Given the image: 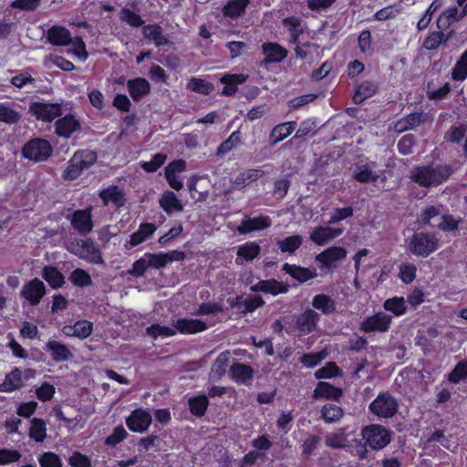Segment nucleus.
<instances>
[{"label":"nucleus","mask_w":467,"mask_h":467,"mask_svg":"<svg viewBox=\"0 0 467 467\" xmlns=\"http://www.w3.org/2000/svg\"><path fill=\"white\" fill-rule=\"evenodd\" d=\"M452 172V168L447 164L416 166L410 171V179L425 188L437 187L447 181Z\"/></svg>","instance_id":"1"},{"label":"nucleus","mask_w":467,"mask_h":467,"mask_svg":"<svg viewBox=\"0 0 467 467\" xmlns=\"http://www.w3.org/2000/svg\"><path fill=\"white\" fill-rule=\"evenodd\" d=\"M67 250L90 264L101 265L104 263L100 250L90 238L78 239L71 243Z\"/></svg>","instance_id":"2"},{"label":"nucleus","mask_w":467,"mask_h":467,"mask_svg":"<svg viewBox=\"0 0 467 467\" xmlns=\"http://www.w3.org/2000/svg\"><path fill=\"white\" fill-rule=\"evenodd\" d=\"M53 152L51 143L43 138H34L26 141L21 150L25 159L35 162L47 161Z\"/></svg>","instance_id":"3"},{"label":"nucleus","mask_w":467,"mask_h":467,"mask_svg":"<svg viewBox=\"0 0 467 467\" xmlns=\"http://www.w3.org/2000/svg\"><path fill=\"white\" fill-rule=\"evenodd\" d=\"M368 410L379 418L389 419L397 414L399 402L391 393L383 391L369 404Z\"/></svg>","instance_id":"4"},{"label":"nucleus","mask_w":467,"mask_h":467,"mask_svg":"<svg viewBox=\"0 0 467 467\" xmlns=\"http://www.w3.org/2000/svg\"><path fill=\"white\" fill-rule=\"evenodd\" d=\"M36 377L34 368H25L22 370L18 367H14L10 372L6 373L2 383H0V392L11 393L21 389L27 381Z\"/></svg>","instance_id":"5"},{"label":"nucleus","mask_w":467,"mask_h":467,"mask_svg":"<svg viewBox=\"0 0 467 467\" xmlns=\"http://www.w3.org/2000/svg\"><path fill=\"white\" fill-rule=\"evenodd\" d=\"M361 435L366 445H368L373 450H381L391 441L390 431L378 424L364 427Z\"/></svg>","instance_id":"6"},{"label":"nucleus","mask_w":467,"mask_h":467,"mask_svg":"<svg viewBox=\"0 0 467 467\" xmlns=\"http://www.w3.org/2000/svg\"><path fill=\"white\" fill-rule=\"evenodd\" d=\"M438 246L437 238L429 233H417L414 234L409 248L413 254L427 257L433 253Z\"/></svg>","instance_id":"7"},{"label":"nucleus","mask_w":467,"mask_h":467,"mask_svg":"<svg viewBox=\"0 0 467 467\" xmlns=\"http://www.w3.org/2000/svg\"><path fill=\"white\" fill-rule=\"evenodd\" d=\"M67 218L70 220V223L79 234L85 235L89 234L94 227L92 219V207L88 206L85 209L76 210Z\"/></svg>","instance_id":"8"},{"label":"nucleus","mask_w":467,"mask_h":467,"mask_svg":"<svg viewBox=\"0 0 467 467\" xmlns=\"http://www.w3.org/2000/svg\"><path fill=\"white\" fill-rule=\"evenodd\" d=\"M29 112L38 120L51 122L56 118L62 115V107L59 103L35 101L29 105Z\"/></svg>","instance_id":"9"},{"label":"nucleus","mask_w":467,"mask_h":467,"mask_svg":"<svg viewBox=\"0 0 467 467\" xmlns=\"http://www.w3.org/2000/svg\"><path fill=\"white\" fill-rule=\"evenodd\" d=\"M46 292L44 283L36 277L23 285L20 291V296L27 301L30 306H35L40 303Z\"/></svg>","instance_id":"10"},{"label":"nucleus","mask_w":467,"mask_h":467,"mask_svg":"<svg viewBox=\"0 0 467 467\" xmlns=\"http://www.w3.org/2000/svg\"><path fill=\"white\" fill-rule=\"evenodd\" d=\"M152 422L150 413L141 408L133 410L126 418V425L133 432L143 433Z\"/></svg>","instance_id":"11"},{"label":"nucleus","mask_w":467,"mask_h":467,"mask_svg":"<svg viewBox=\"0 0 467 467\" xmlns=\"http://www.w3.org/2000/svg\"><path fill=\"white\" fill-rule=\"evenodd\" d=\"M392 317L383 312L367 317L361 323V329L366 333L386 332L389 328Z\"/></svg>","instance_id":"12"},{"label":"nucleus","mask_w":467,"mask_h":467,"mask_svg":"<svg viewBox=\"0 0 467 467\" xmlns=\"http://www.w3.org/2000/svg\"><path fill=\"white\" fill-rule=\"evenodd\" d=\"M80 127V121L74 115L67 114L55 122V132L58 137L68 139Z\"/></svg>","instance_id":"13"},{"label":"nucleus","mask_w":467,"mask_h":467,"mask_svg":"<svg viewBox=\"0 0 467 467\" xmlns=\"http://www.w3.org/2000/svg\"><path fill=\"white\" fill-rule=\"evenodd\" d=\"M262 52L265 55L261 66H267L272 63H278L287 56V50L277 43L266 42L262 45Z\"/></svg>","instance_id":"14"},{"label":"nucleus","mask_w":467,"mask_h":467,"mask_svg":"<svg viewBox=\"0 0 467 467\" xmlns=\"http://www.w3.org/2000/svg\"><path fill=\"white\" fill-rule=\"evenodd\" d=\"M347 255V250L343 247L333 246L327 248L317 256V261L325 267L330 269L337 266V263L342 261Z\"/></svg>","instance_id":"15"},{"label":"nucleus","mask_w":467,"mask_h":467,"mask_svg":"<svg viewBox=\"0 0 467 467\" xmlns=\"http://www.w3.org/2000/svg\"><path fill=\"white\" fill-rule=\"evenodd\" d=\"M47 38L51 45L56 47H67L72 42L70 31L67 27L58 25L48 28Z\"/></svg>","instance_id":"16"},{"label":"nucleus","mask_w":467,"mask_h":467,"mask_svg":"<svg viewBox=\"0 0 467 467\" xmlns=\"http://www.w3.org/2000/svg\"><path fill=\"white\" fill-rule=\"evenodd\" d=\"M174 327L183 335L196 334L208 329V325L202 320L186 317L177 319Z\"/></svg>","instance_id":"17"},{"label":"nucleus","mask_w":467,"mask_h":467,"mask_svg":"<svg viewBox=\"0 0 467 467\" xmlns=\"http://www.w3.org/2000/svg\"><path fill=\"white\" fill-rule=\"evenodd\" d=\"M46 350L49 353L52 360L57 363L68 361L73 356L67 345L56 340H48L46 344Z\"/></svg>","instance_id":"18"},{"label":"nucleus","mask_w":467,"mask_h":467,"mask_svg":"<svg viewBox=\"0 0 467 467\" xmlns=\"http://www.w3.org/2000/svg\"><path fill=\"white\" fill-rule=\"evenodd\" d=\"M427 119L428 116L423 111L413 112L398 120L394 126V130L397 132L401 133L425 123Z\"/></svg>","instance_id":"19"},{"label":"nucleus","mask_w":467,"mask_h":467,"mask_svg":"<svg viewBox=\"0 0 467 467\" xmlns=\"http://www.w3.org/2000/svg\"><path fill=\"white\" fill-rule=\"evenodd\" d=\"M104 205L112 202L117 208L122 207L126 202L125 192L116 185L109 186L99 193Z\"/></svg>","instance_id":"20"},{"label":"nucleus","mask_w":467,"mask_h":467,"mask_svg":"<svg viewBox=\"0 0 467 467\" xmlns=\"http://www.w3.org/2000/svg\"><path fill=\"white\" fill-rule=\"evenodd\" d=\"M127 87L130 96L134 101H140L143 97L150 93V84L144 78L129 79Z\"/></svg>","instance_id":"21"},{"label":"nucleus","mask_w":467,"mask_h":467,"mask_svg":"<svg viewBox=\"0 0 467 467\" xmlns=\"http://www.w3.org/2000/svg\"><path fill=\"white\" fill-rule=\"evenodd\" d=\"M254 292H264L277 296L288 291V285L275 279L261 280L251 287Z\"/></svg>","instance_id":"22"},{"label":"nucleus","mask_w":467,"mask_h":467,"mask_svg":"<svg viewBox=\"0 0 467 467\" xmlns=\"http://www.w3.org/2000/svg\"><path fill=\"white\" fill-rule=\"evenodd\" d=\"M271 225V220L267 216H259L243 220L237 230L241 234H249L254 231L265 230Z\"/></svg>","instance_id":"23"},{"label":"nucleus","mask_w":467,"mask_h":467,"mask_svg":"<svg viewBox=\"0 0 467 467\" xmlns=\"http://www.w3.org/2000/svg\"><path fill=\"white\" fill-rule=\"evenodd\" d=\"M231 379L237 384H246L253 379L254 369L251 366L234 362L230 368Z\"/></svg>","instance_id":"24"},{"label":"nucleus","mask_w":467,"mask_h":467,"mask_svg":"<svg viewBox=\"0 0 467 467\" xmlns=\"http://www.w3.org/2000/svg\"><path fill=\"white\" fill-rule=\"evenodd\" d=\"M464 16L462 9L458 7L448 8L439 16L437 27L440 30H446L451 24L462 20Z\"/></svg>","instance_id":"25"},{"label":"nucleus","mask_w":467,"mask_h":467,"mask_svg":"<svg viewBox=\"0 0 467 467\" xmlns=\"http://www.w3.org/2000/svg\"><path fill=\"white\" fill-rule=\"evenodd\" d=\"M161 208L169 215L174 212H182L183 205L172 191H165L159 201Z\"/></svg>","instance_id":"26"},{"label":"nucleus","mask_w":467,"mask_h":467,"mask_svg":"<svg viewBox=\"0 0 467 467\" xmlns=\"http://www.w3.org/2000/svg\"><path fill=\"white\" fill-rule=\"evenodd\" d=\"M63 331L68 337L85 339L92 334L93 323L85 319L78 320L72 327H65Z\"/></svg>","instance_id":"27"},{"label":"nucleus","mask_w":467,"mask_h":467,"mask_svg":"<svg viewBox=\"0 0 467 467\" xmlns=\"http://www.w3.org/2000/svg\"><path fill=\"white\" fill-rule=\"evenodd\" d=\"M142 34L145 38L152 41L158 47L169 43L168 37L163 35V29L159 24L143 26Z\"/></svg>","instance_id":"28"},{"label":"nucleus","mask_w":467,"mask_h":467,"mask_svg":"<svg viewBox=\"0 0 467 467\" xmlns=\"http://www.w3.org/2000/svg\"><path fill=\"white\" fill-rule=\"evenodd\" d=\"M375 162L358 165L353 173V178L361 183L375 182L379 178V174L374 171Z\"/></svg>","instance_id":"29"},{"label":"nucleus","mask_w":467,"mask_h":467,"mask_svg":"<svg viewBox=\"0 0 467 467\" xmlns=\"http://www.w3.org/2000/svg\"><path fill=\"white\" fill-rule=\"evenodd\" d=\"M72 158V162L77 164L80 173L84 170L90 168L97 161V153L90 150H80L76 151Z\"/></svg>","instance_id":"30"},{"label":"nucleus","mask_w":467,"mask_h":467,"mask_svg":"<svg viewBox=\"0 0 467 467\" xmlns=\"http://www.w3.org/2000/svg\"><path fill=\"white\" fill-rule=\"evenodd\" d=\"M157 230V226L152 223H141L139 229L130 234V244L134 247L150 238Z\"/></svg>","instance_id":"31"},{"label":"nucleus","mask_w":467,"mask_h":467,"mask_svg":"<svg viewBox=\"0 0 467 467\" xmlns=\"http://www.w3.org/2000/svg\"><path fill=\"white\" fill-rule=\"evenodd\" d=\"M42 277L53 289H58L65 284V276L53 265H47L43 268Z\"/></svg>","instance_id":"32"},{"label":"nucleus","mask_w":467,"mask_h":467,"mask_svg":"<svg viewBox=\"0 0 467 467\" xmlns=\"http://www.w3.org/2000/svg\"><path fill=\"white\" fill-rule=\"evenodd\" d=\"M319 320V315L313 309H307L304 314L298 317L296 325L303 333H310L315 330Z\"/></svg>","instance_id":"33"},{"label":"nucleus","mask_w":467,"mask_h":467,"mask_svg":"<svg viewBox=\"0 0 467 467\" xmlns=\"http://www.w3.org/2000/svg\"><path fill=\"white\" fill-rule=\"evenodd\" d=\"M247 76L244 74L225 75L221 78L224 84L222 94L224 96H233L237 91V87L246 81Z\"/></svg>","instance_id":"34"},{"label":"nucleus","mask_w":467,"mask_h":467,"mask_svg":"<svg viewBox=\"0 0 467 467\" xmlns=\"http://www.w3.org/2000/svg\"><path fill=\"white\" fill-rule=\"evenodd\" d=\"M209 404L210 401L206 395H197L188 400L189 410L192 415L197 418H202L205 415Z\"/></svg>","instance_id":"35"},{"label":"nucleus","mask_w":467,"mask_h":467,"mask_svg":"<svg viewBox=\"0 0 467 467\" xmlns=\"http://www.w3.org/2000/svg\"><path fill=\"white\" fill-rule=\"evenodd\" d=\"M378 90L376 83L370 80H365L356 87L353 96L355 104H360L365 99L372 97Z\"/></svg>","instance_id":"36"},{"label":"nucleus","mask_w":467,"mask_h":467,"mask_svg":"<svg viewBox=\"0 0 467 467\" xmlns=\"http://www.w3.org/2000/svg\"><path fill=\"white\" fill-rule=\"evenodd\" d=\"M340 228L319 227L317 228L311 234V239L317 244L323 245L333 238L342 234Z\"/></svg>","instance_id":"37"},{"label":"nucleus","mask_w":467,"mask_h":467,"mask_svg":"<svg viewBox=\"0 0 467 467\" xmlns=\"http://www.w3.org/2000/svg\"><path fill=\"white\" fill-rule=\"evenodd\" d=\"M342 389L331 385L328 382L320 381L314 390L315 398H325L338 400L342 396Z\"/></svg>","instance_id":"38"},{"label":"nucleus","mask_w":467,"mask_h":467,"mask_svg":"<svg viewBox=\"0 0 467 467\" xmlns=\"http://www.w3.org/2000/svg\"><path fill=\"white\" fill-rule=\"evenodd\" d=\"M260 252L261 247L255 242H246L237 248L236 263L240 264V258H243L246 262H251L259 255Z\"/></svg>","instance_id":"39"},{"label":"nucleus","mask_w":467,"mask_h":467,"mask_svg":"<svg viewBox=\"0 0 467 467\" xmlns=\"http://www.w3.org/2000/svg\"><path fill=\"white\" fill-rule=\"evenodd\" d=\"M249 3V0H229L223 6V15L231 18H236L245 12Z\"/></svg>","instance_id":"40"},{"label":"nucleus","mask_w":467,"mask_h":467,"mask_svg":"<svg viewBox=\"0 0 467 467\" xmlns=\"http://www.w3.org/2000/svg\"><path fill=\"white\" fill-rule=\"evenodd\" d=\"M29 437L36 442H43L47 438V424L43 419L33 418L29 428Z\"/></svg>","instance_id":"41"},{"label":"nucleus","mask_w":467,"mask_h":467,"mask_svg":"<svg viewBox=\"0 0 467 467\" xmlns=\"http://www.w3.org/2000/svg\"><path fill=\"white\" fill-rule=\"evenodd\" d=\"M343 415V410L336 404L327 403L321 409V418L327 423L338 421Z\"/></svg>","instance_id":"42"},{"label":"nucleus","mask_w":467,"mask_h":467,"mask_svg":"<svg viewBox=\"0 0 467 467\" xmlns=\"http://www.w3.org/2000/svg\"><path fill=\"white\" fill-rule=\"evenodd\" d=\"M315 308L321 310L324 314H330L336 310V302L327 295H317L312 301Z\"/></svg>","instance_id":"43"},{"label":"nucleus","mask_w":467,"mask_h":467,"mask_svg":"<svg viewBox=\"0 0 467 467\" xmlns=\"http://www.w3.org/2000/svg\"><path fill=\"white\" fill-rule=\"evenodd\" d=\"M292 133V121L281 123L274 127L269 140L272 144H276Z\"/></svg>","instance_id":"44"},{"label":"nucleus","mask_w":467,"mask_h":467,"mask_svg":"<svg viewBox=\"0 0 467 467\" xmlns=\"http://www.w3.org/2000/svg\"><path fill=\"white\" fill-rule=\"evenodd\" d=\"M69 281L76 286L85 287L92 285L90 275L82 268H76L69 275Z\"/></svg>","instance_id":"45"},{"label":"nucleus","mask_w":467,"mask_h":467,"mask_svg":"<svg viewBox=\"0 0 467 467\" xmlns=\"http://www.w3.org/2000/svg\"><path fill=\"white\" fill-rule=\"evenodd\" d=\"M119 18L122 22H125L131 27H143L144 25V20L141 16L128 7L121 8L119 12Z\"/></svg>","instance_id":"46"},{"label":"nucleus","mask_w":467,"mask_h":467,"mask_svg":"<svg viewBox=\"0 0 467 467\" xmlns=\"http://www.w3.org/2000/svg\"><path fill=\"white\" fill-rule=\"evenodd\" d=\"M230 356L229 351L220 353L212 366V372L219 379L226 372V368L230 362Z\"/></svg>","instance_id":"47"},{"label":"nucleus","mask_w":467,"mask_h":467,"mask_svg":"<svg viewBox=\"0 0 467 467\" xmlns=\"http://www.w3.org/2000/svg\"><path fill=\"white\" fill-rule=\"evenodd\" d=\"M241 132L239 130L234 131L228 139L223 140L217 148V155L223 156L231 151L241 142Z\"/></svg>","instance_id":"48"},{"label":"nucleus","mask_w":467,"mask_h":467,"mask_svg":"<svg viewBox=\"0 0 467 467\" xmlns=\"http://www.w3.org/2000/svg\"><path fill=\"white\" fill-rule=\"evenodd\" d=\"M146 333L153 339H156L159 337H170L176 335V328L174 329L172 327L161 326L160 324H152L146 328Z\"/></svg>","instance_id":"49"},{"label":"nucleus","mask_w":467,"mask_h":467,"mask_svg":"<svg viewBox=\"0 0 467 467\" xmlns=\"http://www.w3.org/2000/svg\"><path fill=\"white\" fill-rule=\"evenodd\" d=\"M467 78V50L461 56L451 71V78L463 81Z\"/></svg>","instance_id":"50"},{"label":"nucleus","mask_w":467,"mask_h":467,"mask_svg":"<svg viewBox=\"0 0 467 467\" xmlns=\"http://www.w3.org/2000/svg\"><path fill=\"white\" fill-rule=\"evenodd\" d=\"M166 160V154L161 152L156 153L152 156L150 161H142L140 167L146 172H155L165 163Z\"/></svg>","instance_id":"51"},{"label":"nucleus","mask_w":467,"mask_h":467,"mask_svg":"<svg viewBox=\"0 0 467 467\" xmlns=\"http://www.w3.org/2000/svg\"><path fill=\"white\" fill-rule=\"evenodd\" d=\"M442 0H434L426 10L423 16L420 19L417 24V28L421 31L429 26L431 21L432 15L441 7Z\"/></svg>","instance_id":"52"},{"label":"nucleus","mask_w":467,"mask_h":467,"mask_svg":"<svg viewBox=\"0 0 467 467\" xmlns=\"http://www.w3.org/2000/svg\"><path fill=\"white\" fill-rule=\"evenodd\" d=\"M385 310L392 312L395 316L405 313L406 306L403 297H393L387 299L383 305Z\"/></svg>","instance_id":"53"},{"label":"nucleus","mask_w":467,"mask_h":467,"mask_svg":"<svg viewBox=\"0 0 467 467\" xmlns=\"http://www.w3.org/2000/svg\"><path fill=\"white\" fill-rule=\"evenodd\" d=\"M40 467H62L61 458L53 451H45L38 457Z\"/></svg>","instance_id":"54"},{"label":"nucleus","mask_w":467,"mask_h":467,"mask_svg":"<svg viewBox=\"0 0 467 467\" xmlns=\"http://www.w3.org/2000/svg\"><path fill=\"white\" fill-rule=\"evenodd\" d=\"M444 37L442 30L433 31L424 39L422 47L427 50H435L442 44Z\"/></svg>","instance_id":"55"},{"label":"nucleus","mask_w":467,"mask_h":467,"mask_svg":"<svg viewBox=\"0 0 467 467\" xmlns=\"http://www.w3.org/2000/svg\"><path fill=\"white\" fill-rule=\"evenodd\" d=\"M264 305L265 301L261 296H250L247 298L243 299V307L240 309V313L245 315L247 313L254 312Z\"/></svg>","instance_id":"56"},{"label":"nucleus","mask_w":467,"mask_h":467,"mask_svg":"<svg viewBox=\"0 0 467 467\" xmlns=\"http://www.w3.org/2000/svg\"><path fill=\"white\" fill-rule=\"evenodd\" d=\"M188 86L192 91L202 95H209L213 90L212 83L195 77L191 78Z\"/></svg>","instance_id":"57"},{"label":"nucleus","mask_w":467,"mask_h":467,"mask_svg":"<svg viewBox=\"0 0 467 467\" xmlns=\"http://www.w3.org/2000/svg\"><path fill=\"white\" fill-rule=\"evenodd\" d=\"M20 119L19 113L9 106L0 103V121L7 124L17 123Z\"/></svg>","instance_id":"58"},{"label":"nucleus","mask_w":467,"mask_h":467,"mask_svg":"<svg viewBox=\"0 0 467 467\" xmlns=\"http://www.w3.org/2000/svg\"><path fill=\"white\" fill-rule=\"evenodd\" d=\"M128 436V432L122 425L115 427L112 432L105 439V444L110 447L117 446L124 441Z\"/></svg>","instance_id":"59"},{"label":"nucleus","mask_w":467,"mask_h":467,"mask_svg":"<svg viewBox=\"0 0 467 467\" xmlns=\"http://www.w3.org/2000/svg\"><path fill=\"white\" fill-rule=\"evenodd\" d=\"M70 467H91V458L80 451H73L67 459Z\"/></svg>","instance_id":"60"},{"label":"nucleus","mask_w":467,"mask_h":467,"mask_svg":"<svg viewBox=\"0 0 467 467\" xmlns=\"http://www.w3.org/2000/svg\"><path fill=\"white\" fill-rule=\"evenodd\" d=\"M295 50L296 55V61L294 62V64L300 63L301 67L304 66V71L306 73L308 72V67H310L313 58L311 53L308 51L307 48L300 47H296Z\"/></svg>","instance_id":"61"},{"label":"nucleus","mask_w":467,"mask_h":467,"mask_svg":"<svg viewBox=\"0 0 467 467\" xmlns=\"http://www.w3.org/2000/svg\"><path fill=\"white\" fill-rule=\"evenodd\" d=\"M467 379V361L459 362L448 376V380L457 384L461 380Z\"/></svg>","instance_id":"62"},{"label":"nucleus","mask_w":467,"mask_h":467,"mask_svg":"<svg viewBox=\"0 0 467 467\" xmlns=\"http://www.w3.org/2000/svg\"><path fill=\"white\" fill-rule=\"evenodd\" d=\"M340 374H341V370L337 366V364L335 362H328L326 364V366L317 369L315 373V376L317 379H326V378L338 376Z\"/></svg>","instance_id":"63"},{"label":"nucleus","mask_w":467,"mask_h":467,"mask_svg":"<svg viewBox=\"0 0 467 467\" xmlns=\"http://www.w3.org/2000/svg\"><path fill=\"white\" fill-rule=\"evenodd\" d=\"M55 393V387L48 382L42 383L36 390L37 399L43 402L51 400Z\"/></svg>","instance_id":"64"}]
</instances>
